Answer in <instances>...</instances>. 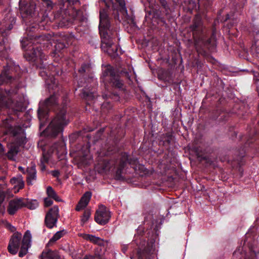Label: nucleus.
I'll return each mask as SVG.
<instances>
[{"label": "nucleus", "mask_w": 259, "mask_h": 259, "mask_svg": "<svg viewBox=\"0 0 259 259\" xmlns=\"http://www.w3.org/2000/svg\"><path fill=\"white\" fill-rule=\"evenodd\" d=\"M36 24H32L26 28L27 37L21 40V45L24 50V58L40 71V76L46 79L49 92L52 93L43 102H40L37 110V116L39 121V128H43L49 120V112L52 110L56 112V116L44 131L45 135L50 138H56L62 134L64 128L69 123L67 115V98L64 99L62 104L58 103L59 91L61 87L55 77L62 73L60 66L46 62L47 58L42 52L49 48L52 36L49 33H42L36 34L33 33L38 30Z\"/></svg>", "instance_id": "obj_1"}, {"label": "nucleus", "mask_w": 259, "mask_h": 259, "mask_svg": "<svg viewBox=\"0 0 259 259\" xmlns=\"http://www.w3.org/2000/svg\"><path fill=\"white\" fill-rule=\"evenodd\" d=\"M12 68L4 69L0 75V126L7 133L15 137L16 146H24L27 142L24 130L20 126H14V120L10 116L4 118V110L8 108L15 111L23 110L24 97L19 94L23 85L18 77H14L10 72Z\"/></svg>", "instance_id": "obj_2"}, {"label": "nucleus", "mask_w": 259, "mask_h": 259, "mask_svg": "<svg viewBox=\"0 0 259 259\" xmlns=\"http://www.w3.org/2000/svg\"><path fill=\"white\" fill-rule=\"evenodd\" d=\"M103 0L105 8L100 11L99 30L101 36L103 49L113 55H118V47L114 45L113 39L117 35V28L112 26L113 19L117 25L119 23V15L122 20L128 24L134 23V18L127 14L124 0Z\"/></svg>", "instance_id": "obj_3"}, {"label": "nucleus", "mask_w": 259, "mask_h": 259, "mask_svg": "<svg viewBox=\"0 0 259 259\" xmlns=\"http://www.w3.org/2000/svg\"><path fill=\"white\" fill-rule=\"evenodd\" d=\"M125 132L122 129L111 131L106 140L105 151L100 153L101 156L111 157L107 161L106 167L108 169L117 168L115 177L117 180H122V171L127 164L136 165L138 163L136 157H130L126 152L119 153L120 149L119 142L123 138Z\"/></svg>", "instance_id": "obj_4"}, {"label": "nucleus", "mask_w": 259, "mask_h": 259, "mask_svg": "<svg viewBox=\"0 0 259 259\" xmlns=\"http://www.w3.org/2000/svg\"><path fill=\"white\" fill-rule=\"evenodd\" d=\"M190 29L192 31L195 48L199 54L207 56L209 52L215 50L217 38L216 28L214 26H212L210 37L208 36L205 27L200 18L194 19Z\"/></svg>", "instance_id": "obj_5"}, {"label": "nucleus", "mask_w": 259, "mask_h": 259, "mask_svg": "<svg viewBox=\"0 0 259 259\" xmlns=\"http://www.w3.org/2000/svg\"><path fill=\"white\" fill-rule=\"evenodd\" d=\"M122 72L110 65L105 66L102 69L101 79L110 88V91L103 95L104 98H110L114 101L119 100L120 94L124 92L125 88L124 81L120 76Z\"/></svg>", "instance_id": "obj_6"}, {"label": "nucleus", "mask_w": 259, "mask_h": 259, "mask_svg": "<svg viewBox=\"0 0 259 259\" xmlns=\"http://www.w3.org/2000/svg\"><path fill=\"white\" fill-rule=\"evenodd\" d=\"M80 76L77 81V86L83 87L79 94L80 97L90 105L89 101L93 100L97 96V81L91 72V66L88 63L81 64L78 70Z\"/></svg>", "instance_id": "obj_7"}, {"label": "nucleus", "mask_w": 259, "mask_h": 259, "mask_svg": "<svg viewBox=\"0 0 259 259\" xmlns=\"http://www.w3.org/2000/svg\"><path fill=\"white\" fill-rule=\"evenodd\" d=\"M60 11H57L55 17L59 19L61 27H69L74 23L75 17L73 15L80 5L79 0H60Z\"/></svg>", "instance_id": "obj_8"}, {"label": "nucleus", "mask_w": 259, "mask_h": 259, "mask_svg": "<svg viewBox=\"0 0 259 259\" xmlns=\"http://www.w3.org/2000/svg\"><path fill=\"white\" fill-rule=\"evenodd\" d=\"M31 235L29 230H27L25 232L22 239V234L18 232H16L11 237L8 246V250L10 253L15 255L18 252L21 244L19 256L22 257L28 252V248L31 246Z\"/></svg>", "instance_id": "obj_9"}, {"label": "nucleus", "mask_w": 259, "mask_h": 259, "mask_svg": "<svg viewBox=\"0 0 259 259\" xmlns=\"http://www.w3.org/2000/svg\"><path fill=\"white\" fill-rule=\"evenodd\" d=\"M41 4L46 9L44 14L42 13H39L36 10V5L34 3H27L23 6H20V12L22 19L24 20L25 19H29L30 18L40 17V15H42V17L46 20L48 17V13L53 8V3L51 0H39Z\"/></svg>", "instance_id": "obj_10"}, {"label": "nucleus", "mask_w": 259, "mask_h": 259, "mask_svg": "<svg viewBox=\"0 0 259 259\" xmlns=\"http://www.w3.org/2000/svg\"><path fill=\"white\" fill-rule=\"evenodd\" d=\"M244 140H246V142L244 144L243 148L236 150L234 156L230 157L228 155H221L219 157L220 160L222 162L226 161L231 164H233V162H236L238 165H242L243 159L245 156L246 149L248 147L251 148H254L255 146L254 144V141L252 138H247V137L242 136V137H240V141H242Z\"/></svg>", "instance_id": "obj_11"}, {"label": "nucleus", "mask_w": 259, "mask_h": 259, "mask_svg": "<svg viewBox=\"0 0 259 259\" xmlns=\"http://www.w3.org/2000/svg\"><path fill=\"white\" fill-rule=\"evenodd\" d=\"M3 0H0V6ZM16 23V18L11 15H7L2 22L0 21V52H3L6 49V43L8 41V36L10 34Z\"/></svg>", "instance_id": "obj_12"}, {"label": "nucleus", "mask_w": 259, "mask_h": 259, "mask_svg": "<svg viewBox=\"0 0 259 259\" xmlns=\"http://www.w3.org/2000/svg\"><path fill=\"white\" fill-rule=\"evenodd\" d=\"M140 241L138 238H136L135 241L138 246L137 251L138 259H155V240L151 239L147 242L139 238Z\"/></svg>", "instance_id": "obj_13"}, {"label": "nucleus", "mask_w": 259, "mask_h": 259, "mask_svg": "<svg viewBox=\"0 0 259 259\" xmlns=\"http://www.w3.org/2000/svg\"><path fill=\"white\" fill-rule=\"evenodd\" d=\"M150 10H148L145 9L146 15H152L153 17L156 18L160 20L162 22H165L166 17H168L170 16L171 12V9L169 6V4L168 2H166L163 4L160 5L161 10H154L153 8H149Z\"/></svg>", "instance_id": "obj_14"}, {"label": "nucleus", "mask_w": 259, "mask_h": 259, "mask_svg": "<svg viewBox=\"0 0 259 259\" xmlns=\"http://www.w3.org/2000/svg\"><path fill=\"white\" fill-rule=\"evenodd\" d=\"M59 217L58 206L55 205L51 208L46 214L44 220L45 226L50 229L56 227Z\"/></svg>", "instance_id": "obj_15"}, {"label": "nucleus", "mask_w": 259, "mask_h": 259, "mask_svg": "<svg viewBox=\"0 0 259 259\" xmlns=\"http://www.w3.org/2000/svg\"><path fill=\"white\" fill-rule=\"evenodd\" d=\"M110 218L109 210L104 205H101L96 212L95 221L100 225H105L108 223Z\"/></svg>", "instance_id": "obj_16"}, {"label": "nucleus", "mask_w": 259, "mask_h": 259, "mask_svg": "<svg viewBox=\"0 0 259 259\" xmlns=\"http://www.w3.org/2000/svg\"><path fill=\"white\" fill-rule=\"evenodd\" d=\"M24 202L22 198L11 200L8 206L7 211L10 215H14L19 209L24 207Z\"/></svg>", "instance_id": "obj_17"}, {"label": "nucleus", "mask_w": 259, "mask_h": 259, "mask_svg": "<svg viewBox=\"0 0 259 259\" xmlns=\"http://www.w3.org/2000/svg\"><path fill=\"white\" fill-rule=\"evenodd\" d=\"M71 39L69 36L64 35L63 37L57 40L55 46V51L56 54L61 52L62 50L66 48L71 44Z\"/></svg>", "instance_id": "obj_18"}, {"label": "nucleus", "mask_w": 259, "mask_h": 259, "mask_svg": "<svg viewBox=\"0 0 259 259\" xmlns=\"http://www.w3.org/2000/svg\"><path fill=\"white\" fill-rule=\"evenodd\" d=\"M92 193L90 191L85 192L76 205L75 210L79 211L85 208L88 205Z\"/></svg>", "instance_id": "obj_19"}, {"label": "nucleus", "mask_w": 259, "mask_h": 259, "mask_svg": "<svg viewBox=\"0 0 259 259\" xmlns=\"http://www.w3.org/2000/svg\"><path fill=\"white\" fill-rule=\"evenodd\" d=\"M26 181L28 185H32L34 181L36 180V170L35 165L28 167L26 169Z\"/></svg>", "instance_id": "obj_20"}, {"label": "nucleus", "mask_w": 259, "mask_h": 259, "mask_svg": "<svg viewBox=\"0 0 259 259\" xmlns=\"http://www.w3.org/2000/svg\"><path fill=\"white\" fill-rule=\"evenodd\" d=\"M80 236H81L84 239L89 241L91 242L97 244L100 246L104 245V240L100 237L88 234H81Z\"/></svg>", "instance_id": "obj_21"}, {"label": "nucleus", "mask_w": 259, "mask_h": 259, "mask_svg": "<svg viewBox=\"0 0 259 259\" xmlns=\"http://www.w3.org/2000/svg\"><path fill=\"white\" fill-rule=\"evenodd\" d=\"M174 136L171 133L167 132L162 134L160 137V142L162 143V145L168 148L171 144Z\"/></svg>", "instance_id": "obj_22"}, {"label": "nucleus", "mask_w": 259, "mask_h": 259, "mask_svg": "<svg viewBox=\"0 0 259 259\" xmlns=\"http://www.w3.org/2000/svg\"><path fill=\"white\" fill-rule=\"evenodd\" d=\"M41 259H60L58 251L49 250L47 252L43 251L41 254Z\"/></svg>", "instance_id": "obj_23"}, {"label": "nucleus", "mask_w": 259, "mask_h": 259, "mask_svg": "<svg viewBox=\"0 0 259 259\" xmlns=\"http://www.w3.org/2000/svg\"><path fill=\"white\" fill-rule=\"evenodd\" d=\"M19 151V148L15 145H11L7 153V157L9 160H14L15 157L17 155Z\"/></svg>", "instance_id": "obj_24"}, {"label": "nucleus", "mask_w": 259, "mask_h": 259, "mask_svg": "<svg viewBox=\"0 0 259 259\" xmlns=\"http://www.w3.org/2000/svg\"><path fill=\"white\" fill-rule=\"evenodd\" d=\"M66 233V231L65 230H62L59 231L57 232L52 237V238L50 240L48 244L50 243H53L55 242L56 241L60 239L62 237H63Z\"/></svg>", "instance_id": "obj_25"}, {"label": "nucleus", "mask_w": 259, "mask_h": 259, "mask_svg": "<svg viewBox=\"0 0 259 259\" xmlns=\"http://www.w3.org/2000/svg\"><path fill=\"white\" fill-rule=\"evenodd\" d=\"M93 254L97 259H106L104 255V251L102 250L100 246L95 248Z\"/></svg>", "instance_id": "obj_26"}, {"label": "nucleus", "mask_w": 259, "mask_h": 259, "mask_svg": "<svg viewBox=\"0 0 259 259\" xmlns=\"http://www.w3.org/2000/svg\"><path fill=\"white\" fill-rule=\"evenodd\" d=\"M38 204L36 200H33L32 201H27L24 202V207H26L29 209H35L38 206Z\"/></svg>", "instance_id": "obj_27"}, {"label": "nucleus", "mask_w": 259, "mask_h": 259, "mask_svg": "<svg viewBox=\"0 0 259 259\" xmlns=\"http://www.w3.org/2000/svg\"><path fill=\"white\" fill-rule=\"evenodd\" d=\"M161 78L165 81H169L172 79V73L169 70L164 71L163 72Z\"/></svg>", "instance_id": "obj_28"}, {"label": "nucleus", "mask_w": 259, "mask_h": 259, "mask_svg": "<svg viewBox=\"0 0 259 259\" xmlns=\"http://www.w3.org/2000/svg\"><path fill=\"white\" fill-rule=\"evenodd\" d=\"M91 215V211L89 209H86L84 211L82 217L81 218V222L83 224L85 223L89 219Z\"/></svg>", "instance_id": "obj_29"}, {"label": "nucleus", "mask_w": 259, "mask_h": 259, "mask_svg": "<svg viewBox=\"0 0 259 259\" xmlns=\"http://www.w3.org/2000/svg\"><path fill=\"white\" fill-rule=\"evenodd\" d=\"M47 193L49 197L53 199L57 194L56 192L51 186H48L47 188Z\"/></svg>", "instance_id": "obj_30"}, {"label": "nucleus", "mask_w": 259, "mask_h": 259, "mask_svg": "<svg viewBox=\"0 0 259 259\" xmlns=\"http://www.w3.org/2000/svg\"><path fill=\"white\" fill-rule=\"evenodd\" d=\"M185 4L188 7L189 10H192L196 7V4L193 0H187L185 1Z\"/></svg>", "instance_id": "obj_31"}, {"label": "nucleus", "mask_w": 259, "mask_h": 259, "mask_svg": "<svg viewBox=\"0 0 259 259\" xmlns=\"http://www.w3.org/2000/svg\"><path fill=\"white\" fill-rule=\"evenodd\" d=\"M104 131V128H101V129H100V130H99L97 132V133L94 137V142H97L98 141H99L100 139H101L102 138Z\"/></svg>", "instance_id": "obj_32"}, {"label": "nucleus", "mask_w": 259, "mask_h": 259, "mask_svg": "<svg viewBox=\"0 0 259 259\" xmlns=\"http://www.w3.org/2000/svg\"><path fill=\"white\" fill-rule=\"evenodd\" d=\"M112 107V105L110 102L105 101L102 104L101 109L102 110H104L105 109L108 110L111 109Z\"/></svg>", "instance_id": "obj_33"}, {"label": "nucleus", "mask_w": 259, "mask_h": 259, "mask_svg": "<svg viewBox=\"0 0 259 259\" xmlns=\"http://www.w3.org/2000/svg\"><path fill=\"white\" fill-rule=\"evenodd\" d=\"M53 203V201L49 198L44 199V205L45 207H49Z\"/></svg>", "instance_id": "obj_34"}, {"label": "nucleus", "mask_w": 259, "mask_h": 259, "mask_svg": "<svg viewBox=\"0 0 259 259\" xmlns=\"http://www.w3.org/2000/svg\"><path fill=\"white\" fill-rule=\"evenodd\" d=\"M15 187H18V190L23 189L24 187V182L21 179H20L19 181L17 182V185H15Z\"/></svg>", "instance_id": "obj_35"}, {"label": "nucleus", "mask_w": 259, "mask_h": 259, "mask_svg": "<svg viewBox=\"0 0 259 259\" xmlns=\"http://www.w3.org/2000/svg\"><path fill=\"white\" fill-rule=\"evenodd\" d=\"M130 247H132L131 245L127 244V245H123L122 246L121 250L123 253L124 254H126V252L127 251L128 249Z\"/></svg>", "instance_id": "obj_36"}, {"label": "nucleus", "mask_w": 259, "mask_h": 259, "mask_svg": "<svg viewBox=\"0 0 259 259\" xmlns=\"http://www.w3.org/2000/svg\"><path fill=\"white\" fill-rule=\"evenodd\" d=\"M195 152L196 153V155H197L198 158H200L202 159H205V156H203L202 154H201L199 153V150L198 148H196Z\"/></svg>", "instance_id": "obj_37"}, {"label": "nucleus", "mask_w": 259, "mask_h": 259, "mask_svg": "<svg viewBox=\"0 0 259 259\" xmlns=\"http://www.w3.org/2000/svg\"><path fill=\"white\" fill-rule=\"evenodd\" d=\"M82 259H97L93 254H87Z\"/></svg>", "instance_id": "obj_38"}, {"label": "nucleus", "mask_w": 259, "mask_h": 259, "mask_svg": "<svg viewBox=\"0 0 259 259\" xmlns=\"http://www.w3.org/2000/svg\"><path fill=\"white\" fill-rule=\"evenodd\" d=\"M253 78L256 81H259V70L254 72Z\"/></svg>", "instance_id": "obj_39"}, {"label": "nucleus", "mask_w": 259, "mask_h": 259, "mask_svg": "<svg viewBox=\"0 0 259 259\" xmlns=\"http://www.w3.org/2000/svg\"><path fill=\"white\" fill-rule=\"evenodd\" d=\"M52 175L54 177H58L60 175V172L57 170H54L52 171Z\"/></svg>", "instance_id": "obj_40"}, {"label": "nucleus", "mask_w": 259, "mask_h": 259, "mask_svg": "<svg viewBox=\"0 0 259 259\" xmlns=\"http://www.w3.org/2000/svg\"><path fill=\"white\" fill-rule=\"evenodd\" d=\"M147 2L149 3V4L150 5H151V3L152 4V0H147ZM158 2H159L160 5H161V4H163L164 3L167 2V0H157Z\"/></svg>", "instance_id": "obj_41"}, {"label": "nucleus", "mask_w": 259, "mask_h": 259, "mask_svg": "<svg viewBox=\"0 0 259 259\" xmlns=\"http://www.w3.org/2000/svg\"><path fill=\"white\" fill-rule=\"evenodd\" d=\"M19 180H20L19 179H17L16 178H13L12 179H11L10 181L12 184H15L16 185L17 182L19 181Z\"/></svg>", "instance_id": "obj_42"}, {"label": "nucleus", "mask_w": 259, "mask_h": 259, "mask_svg": "<svg viewBox=\"0 0 259 259\" xmlns=\"http://www.w3.org/2000/svg\"><path fill=\"white\" fill-rule=\"evenodd\" d=\"M4 152V149L3 146L0 143V157L2 156Z\"/></svg>", "instance_id": "obj_43"}, {"label": "nucleus", "mask_w": 259, "mask_h": 259, "mask_svg": "<svg viewBox=\"0 0 259 259\" xmlns=\"http://www.w3.org/2000/svg\"><path fill=\"white\" fill-rule=\"evenodd\" d=\"M19 170L24 174H26V169H25L24 167L22 166H19L18 167Z\"/></svg>", "instance_id": "obj_44"}, {"label": "nucleus", "mask_w": 259, "mask_h": 259, "mask_svg": "<svg viewBox=\"0 0 259 259\" xmlns=\"http://www.w3.org/2000/svg\"><path fill=\"white\" fill-rule=\"evenodd\" d=\"M40 168L41 171H44L46 169V166L42 162H41V164L40 165Z\"/></svg>", "instance_id": "obj_45"}, {"label": "nucleus", "mask_w": 259, "mask_h": 259, "mask_svg": "<svg viewBox=\"0 0 259 259\" xmlns=\"http://www.w3.org/2000/svg\"><path fill=\"white\" fill-rule=\"evenodd\" d=\"M55 201L57 202H60L61 201V199L59 198V197L56 194L54 197L53 198Z\"/></svg>", "instance_id": "obj_46"}, {"label": "nucleus", "mask_w": 259, "mask_h": 259, "mask_svg": "<svg viewBox=\"0 0 259 259\" xmlns=\"http://www.w3.org/2000/svg\"><path fill=\"white\" fill-rule=\"evenodd\" d=\"M237 136V133L236 132H234L232 135H231V138L233 140L234 138H236Z\"/></svg>", "instance_id": "obj_47"}, {"label": "nucleus", "mask_w": 259, "mask_h": 259, "mask_svg": "<svg viewBox=\"0 0 259 259\" xmlns=\"http://www.w3.org/2000/svg\"><path fill=\"white\" fill-rule=\"evenodd\" d=\"M60 11V9H59L58 10L56 11L55 13H54V12H53V13H54V15H55V13H56L57 11ZM54 19H56V20L58 22L59 25L60 27H61V26H60V24H59L60 21H59V19H57V18H55V17H54Z\"/></svg>", "instance_id": "obj_48"}, {"label": "nucleus", "mask_w": 259, "mask_h": 259, "mask_svg": "<svg viewBox=\"0 0 259 259\" xmlns=\"http://www.w3.org/2000/svg\"><path fill=\"white\" fill-rule=\"evenodd\" d=\"M174 5H177L179 0H171Z\"/></svg>", "instance_id": "obj_49"}, {"label": "nucleus", "mask_w": 259, "mask_h": 259, "mask_svg": "<svg viewBox=\"0 0 259 259\" xmlns=\"http://www.w3.org/2000/svg\"><path fill=\"white\" fill-rule=\"evenodd\" d=\"M44 160L46 162H48V158L46 157L45 156H44Z\"/></svg>", "instance_id": "obj_50"}, {"label": "nucleus", "mask_w": 259, "mask_h": 259, "mask_svg": "<svg viewBox=\"0 0 259 259\" xmlns=\"http://www.w3.org/2000/svg\"><path fill=\"white\" fill-rule=\"evenodd\" d=\"M123 72L125 74V76H128L129 74L127 71H123Z\"/></svg>", "instance_id": "obj_51"}, {"label": "nucleus", "mask_w": 259, "mask_h": 259, "mask_svg": "<svg viewBox=\"0 0 259 259\" xmlns=\"http://www.w3.org/2000/svg\"><path fill=\"white\" fill-rule=\"evenodd\" d=\"M229 19V15L228 14H227V15H226V18L225 20H228V19Z\"/></svg>", "instance_id": "obj_52"}, {"label": "nucleus", "mask_w": 259, "mask_h": 259, "mask_svg": "<svg viewBox=\"0 0 259 259\" xmlns=\"http://www.w3.org/2000/svg\"><path fill=\"white\" fill-rule=\"evenodd\" d=\"M87 152H89L90 146L87 145Z\"/></svg>", "instance_id": "obj_53"}, {"label": "nucleus", "mask_w": 259, "mask_h": 259, "mask_svg": "<svg viewBox=\"0 0 259 259\" xmlns=\"http://www.w3.org/2000/svg\"><path fill=\"white\" fill-rule=\"evenodd\" d=\"M15 68L16 70H17V69H19V67L18 66H16V67H15Z\"/></svg>", "instance_id": "obj_54"}, {"label": "nucleus", "mask_w": 259, "mask_h": 259, "mask_svg": "<svg viewBox=\"0 0 259 259\" xmlns=\"http://www.w3.org/2000/svg\"><path fill=\"white\" fill-rule=\"evenodd\" d=\"M143 233H144V232H141L140 235L142 236L143 235Z\"/></svg>", "instance_id": "obj_55"}]
</instances>
